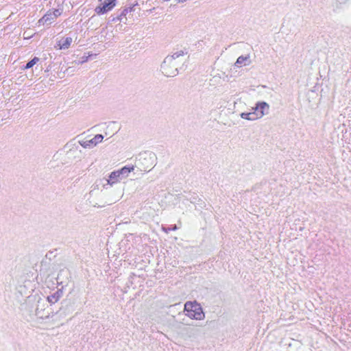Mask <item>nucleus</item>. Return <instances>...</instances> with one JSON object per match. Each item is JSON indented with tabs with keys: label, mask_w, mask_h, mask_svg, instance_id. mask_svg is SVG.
Listing matches in <instances>:
<instances>
[{
	"label": "nucleus",
	"mask_w": 351,
	"mask_h": 351,
	"mask_svg": "<svg viewBox=\"0 0 351 351\" xmlns=\"http://www.w3.org/2000/svg\"><path fill=\"white\" fill-rule=\"evenodd\" d=\"M184 63V52L177 51L167 56L160 66L162 73L167 77H174L178 74V67Z\"/></svg>",
	"instance_id": "f257e3e1"
},
{
	"label": "nucleus",
	"mask_w": 351,
	"mask_h": 351,
	"mask_svg": "<svg viewBox=\"0 0 351 351\" xmlns=\"http://www.w3.org/2000/svg\"><path fill=\"white\" fill-rule=\"evenodd\" d=\"M155 157L151 152L140 154L136 160L135 169L142 172L149 171L154 165Z\"/></svg>",
	"instance_id": "f03ea898"
},
{
	"label": "nucleus",
	"mask_w": 351,
	"mask_h": 351,
	"mask_svg": "<svg viewBox=\"0 0 351 351\" xmlns=\"http://www.w3.org/2000/svg\"><path fill=\"white\" fill-rule=\"evenodd\" d=\"M191 311L196 315V320H202L205 315L201 305L196 301L186 302L184 304V311Z\"/></svg>",
	"instance_id": "7ed1b4c3"
},
{
	"label": "nucleus",
	"mask_w": 351,
	"mask_h": 351,
	"mask_svg": "<svg viewBox=\"0 0 351 351\" xmlns=\"http://www.w3.org/2000/svg\"><path fill=\"white\" fill-rule=\"evenodd\" d=\"M116 0H105L95 8V12L98 14H103L112 10L115 6Z\"/></svg>",
	"instance_id": "20e7f679"
},
{
	"label": "nucleus",
	"mask_w": 351,
	"mask_h": 351,
	"mask_svg": "<svg viewBox=\"0 0 351 351\" xmlns=\"http://www.w3.org/2000/svg\"><path fill=\"white\" fill-rule=\"evenodd\" d=\"M104 139L102 134H97L92 139L88 141H80V145L84 148L91 149L101 143Z\"/></svg>",
	"instance_id": "39448f33"
},
{
	"label": "nucleus",
	"mask_w": 351,
	"mask_h": 351,
	"mask_svg": "<svg viewBox=\"0 0 351 351\" xmlns=\"http://www.w3.org/2000/svg\"><path fill=\"white\" fill-rule=\"evenodd\" d=\"M258 112H255L256 115L258 117V119L263 117L264 115L267 114L269 110V106L265 101L258 102Z\"/></svg>",
	"instance_id": "423d86ee"
},
{
	"label": "nucleus",
	"mask_w": 351,
	"mask_h": 351,
	"mask_svg": "<svg viewBox=\"0 0 351 351\" xmlns=\"http://www.w3.org/2000/svg\"><path fill=\"white\" fill-rule=\"evenodd\" d=\"M73 39L71 37L62 38L57 42V46L59 49H67L70 47Z\"/></svg>",
	"instance_id": "0eeeda50"
},
{
	"label": "nucleus",
	"mask_w": 351,
	"mask_h": 351,
	"mask_svg": "<svg viewBox=\"0 0 351 351\" xmlns=\"http://www.w3.org/2000/svg\"><path fill=\"white\" fill-rule=\"evenodd\" d=\"M56 20L54 16L51 14V12H47L39 21L38 23L43 25H50Z\"/></svg>",
	"instance_id": "6e6552de"
},
{
	"label": "nucleus",
	"mask_w": 351,
	"mask_h": 351,
	"mask_svg": "<svg viewBox=\"0 0 351 351\" xmlns=\"http://www.w3.org/2000/svg\"><path fill=\"white\" fill-rule=\"evenodd\" d=\"M122 178L119 176L118 171H112L110 176L108 179L106 180L107 184H110L112 186L113 184L121 180Z\"/></svg>",
	"instance_id": "1a4fd4ad"
},
{
	"label": "nucleus",
	"mask_w": 351,
	"mask_h": 351,
	"mask_svg": "<svg viewBox=\"0 0 351 351\" xmlns=\"http://www.w3.org/2000/svg\"><path fill=\"white\" fill-rule=\"evenodd\" d=\"M250 55H247V56H239L236 62H235V66H241V65H244V66H247V65H250V63H251V60L250 59Z\"/></svg>",
	"instance_id": "9d476101"
},
{
	"label": "nucleus",
	"mask_w": 351,
	"mask_h": 351,
	"mask_svg": "<svg viewBox=\"0 0 351 351\" xmlns=\"http://www.w3.org/2000/svg\"><path fill=\"white\" fill-rule=\"evenodd\" d=\"M135 170V167L134 165L131 167L125 166L119 170H117L119 176L122 179L125 178L128 176L129 173Z\"/></svg>",
	"instance_id": "9b49d317"
},
{
	"label": "nucleus",
	"mask_w": 351,
	"mask_h": 351,
	"mask_svg": "<svg viewBox=\"0 0 351 351\" xmlns=\"http://www.w3.org/2000/svg\"><path fill=\"white\" fill-rule=\"evenodd\" d=\"M69 270L67 269H62L59 271V273L58 274L57 280H58V281H60L59 283L63 284V283L66 282V281L64 280V278L66 280H67L69 278Z\"/></svg>",
	"instance_id": "f8f14e48"
},
{
	"label": "nucleus",
	"mask_w": 351,
	"mask_h": 351,
	"mask_svg": "<svg viewBox=\"0 0 351 351\" xmlns=\"http://www.w3.org/2000/svg\"><path fill=\"white\" fill-rule=\"evenodd\" d=\"M240 117L242 119H247L249 121H254L258 119L255 112H242L240 114Z\"/></svg>",
	"instance_id": "ddd939ff"
},
{
	"label": "nucleus",
	"mask_w": 351,
	"mask_h": 351,
	"mask_svg": "<svg viewBox=\"0 0 351 351\" xmlns=\"http://www.w3.org/2000/svg\"><path fill=\"white\" fill-rule=\"evenodd\" d=\"M36 315L38 317H39L40 319H46V318L49 317L50 313L49 312L45 313L44 309L40 308L38 306L36 309Z\"/></svg>",
	"instance_id": "4468645a"
},
{
	"label": "nucleus",
	"mask_w": 351,
	"mask_h": 351,
	"mask_svg": "<svg viewBox=\"0 0 351 351\" xmlns=\"http://www.w3.org/2000/svg\"><path fill=\"white\" fill-rule=\"evenodd\" d=\"M60 296V293L58 291H56L53 294L49 295L47 299L49 303L55 304L59 300Z\"/></svg>",
	"instance_id": "2eb2a0df"
},
{
	"label": "nucleus",
	"mask_w": 351,
	"mask_h": 351,
	"mask_svg": "<svg viewBox=\"0 0 351 351\" xmlns=\"http://www.w3.org/2000/svg\"><path fill=\"white\" fill-rule=\"evenodd\" d=\"M39 61V58L37 57H34L32 60L29 61L26 65L25 66V69H29L32 68L34 65H35Z\"/></svg>",
	"instance_id": "dca6fc26"
},
{
	"label": "nucleus",
	"mask_w": 351,
	"mask_h": 351,
	"mask_svg": "<svg viewBox=\"0 0 351 351\" xmlns=\"http://www.w3.org/2000/svg\"><path fill=\"white\" fill-rule=\"evenodd\" d=\"M56 315H59L62 317H65L66 315V310L63 308H60V310L56 313Z\"/></svg>",
	"instance_id": "f3484780"
},
{
	"label": "nucleus",
	"mask_w": 351,
	"mask_h": 351,
	"mask_svg": "<svg viewBox=\"0 0 351 351\" xmlns=\"http://www.w3.org/2000/svg\"><path fill=\"white\" fill-rule=\"evenodd\" d=\"M186 312V315L191 319H196V315L194 312L189 311H185Z\"/></svg>",
	"instance_id": "a211bd4d"
},
{
	"label": "nucleus",
	"mask_w": 351,
	"mask_h": 351,
	"mask_svg": "<svg viewBox=\"0 0 351 351\" xmlns=\"http://www.w3.org/2000/svg\"><path fill=\"white\" fill-rule=\"evenodd\" d=\"M51 14L56 19L61 14V12L59 10H54L53 12H51Z\"/></svg>",
	"instance_id": "6ab92c4d"
},
{
	"label": "nucleus",
	"mask_w": 351,
	"mask_h": 351,
	"mask_svg": "<svg viewBox=\"0 0 351 351\" xmlns=\"http://www.w3.org/2000/svg\"><path fill=\"white\" fill-rule=\"evenodd\" d=\"M128 8L124 9L123 11L122 12L121 14L120 15V16H119L117 18V19L121 21V17L122 16H125L126 14V13H128Z\"/></svg>",
	"instance_id": "aec40b11"
},
{
	"label": "nucleus",
	"mask_w": 351,
	"mask_h": 351,
	"mask_svg": "<svg viewBox=\"0 0 351 351\" xmlns=\"http://www.w3.org/2000/svg\"><path fill=\"white\" fill-rule=\"evenodd\" d=\"M258 103H256V106L252 108V112H258Z\"/></svg>",
	"instance_id": "412c9836"
},
{
	"label": "nucleus",
	"mask_w": 351,
	"mask_h": 351,
	"mask_svg": "<svg viewBox=\"0 0 351 351\" xmlns=\"http://www.w3.org/2000/svg\"><path fill=\"white\" fill-rule=\"evenodd\" d=\"M119 199V197L116 198V199H114L112 200V202H117V201H118Z\"/></svg>",
	"instance_id": "4be33fe9"
},
{
	"label": "nucleus",
	"mask_w": 351,
	"mask_h": 351,
	"mask_svg": "<svg viewBox=\"0 0 351 351\" xmlns=\"http://www.w3.org/2000/svg\"><path fill=\"white\" fill-rule=\"evenodd\" d=\"M177 229V226L174 225V226L171 228V230H175Z\"/></svg>",
	"instance_id": "5701e85b"
},
{
	"label": "nucleus",
	"mask_w": 351,
	"mask_h": 351,
	"mask_svg": "<svg viewBox=\"0 0 351 351\" xmlns=\"http://www.w3.org/2000/svg\"><path fill=\"white\" fill-rule=\"evenodd\" d=\"M186 1V0H178V2H179V3H182V2H184V1Z\"/></svg>",
	"instance_id": "b1692460"
}]
</instances>
